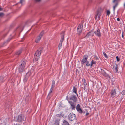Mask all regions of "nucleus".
Instances as JSON below:
<instances>
[{
	"label": "nucleus",
	"mask_w": 125,
	"mask_h": 125,
	"mask_svg": "<svg viewBox=\"0 0 125 125\" xmlns=\"http://www.w3.org/2000/svg\"><path fill=\"white\" fill-rule=\"evenodd\" d=\"M3 8L0 7V11H1L3 10Z\"/></svg>",
	"instance_id": "49"
},
{
	"label": "nucleus",
	"mask_w": 125,
	"mask_h": 125,
	"mask_svg": "<svg viewBox=\"0 0 125 125\" xmlns=\"http://www.w3.org/2000/svg\"><path fill=\"white\" fill-rule=\"evenodd\" d=\"M83 22L82 21L81 23L77 27V28L82 29L83 27Z\"/></svg>",
	"instance_id": "23"
},
{
	"label": "nucleus",
	"mask_w": 125,
	"mask_h": 125,
	"mask_svg": "<svg viewBox=\"0 0 125 125\" xmlns=\"http://www.w3.org/2000/svg\"><path fill=\"white\" fill-rule=\"evenodd\" d=\"M23 29H22V26H18L16 29L15 31L20 32V33L22 31Z\"/></svg>",
	"instance_id": "14"
},
{
	"label": "nucleus",
	"mask_w": 125,
	"mask_h": 125,
	"mask_svg": "<svg viewBox=\"0 0 125 125\" xmlns=\"http://www.w3.org/2000/svg\"><path fill=\"white\" fill-rule=\"evenodd\" d=\"M111 95L113 97H115L116 96V92L115 89H113L111 90Z\"/></svg>",
	"instance_id": "17"
},
{
	"label": "nucleus",
	"mask_w": 125,
	"mask_h": 125,
	"mask_svg": "<svg viewBox=\"0 0 125 125\" xmlns=\"http://www.w3.org/2000/svg\"><path fill=\"white\" fill-rule=\"evenodd\" d=\"M41 52H40L38 50L35 53L34 56V61H36L38 60L40 56Z\"/></svg>",
	"instance_id": "2"
},
{
	"label": "nucleus",
	"mask_w": 125,
	"mask_h": 125,
	"mask_svg": "<svg viewBox=\"0 0 125 125\" xmlns=\"http://www.w3.org/2000/svg\"><path fill=\"white\" fill-rule=\"evenodd\" d=\"M123 33H124V32H123V31L122 32V38H124V35H123Z\"/></svg>",
	"instance_id": "48"
},
{
	"label": "nucleus",
	"mask_w": 125,
	"mask_h": 125,
	"mask_svg": "<svg viewBox=\"0 0 125 125\" xmlns=\"http://www.w3.org/2000/svg\"><path fill=\"white\" fill-rule=\"evenodd\" d=\"M124 8H125V3L124 4Z\"/></svg>",
	"instance_id": "53"
},
{
	"label": "nucleus",
	"mask_w": 125,
	"mask_h": 125,
	"mask_svg": "<svg viewBox=\"0 0 125 125\" xmlns=\"http://www.w3.org/2000/svg\"><path fill=\"white\" fill-rule=\"evenodd\" d=\"M27 60L26 59L24 58L23 59L21 62V64L20 65L25 66Z\"/></svg>",
	"instance_id": "16"
},
{
	"label": "nucleus",
	"mask_w": 125,
	"mask_h": 125,
	"mask_svg": "<svg viewBox=\"0 0 125 125\" xmlns=\"http://www.w3.org/2000/svg\"><path fill=\"white\" fill-rule=\"evenodd\" d=\"M82 29L77 28V34L79 36L80 35V34L82 32Z\"/></svg>",
	"instance_id": "24"
},
{
	"label": "nucleus",
	"mask_w": 125,
	"mask_h": 125,
	"mask_svg": "<svg viewBox=\"0 0 125 125\" xmlns=\"http://www.w3.org/2000/svg\"><path fill=\"white\" fill-rule=\"evenodd\" d=\"M100 30L98 29L96 31L94 32L95 34L98 37L101 36V33L100 32Z\"/></svg>",
	"instance_id": "13"
},
{
	"label": "nucleus",
	"mask_w": 125,
	"mask_h": 125,
	"mask_svg": "<svg viewBox=\"0 0 125 125\" xmlns=\"http://www.w3.org/2000/svg\"><path fill=\"white\" fill-rule=\"evenodd\" d=\"M110 11L109 10H108L107 11L106 13L107 15L109 16V15L110 14Z\"/></svg>",
	"instance_id": "40"
},
{
	"label": "nucleus",
	"mask_w": 125,
	"mask_h": 125,
	"mask_svg": "<svg viewBox=\"0 0 125 125\" xmlns=\"http://www.w3.org/2000/svg\"><path fill=\"white\" fill-rule=\"evenodd\" d=\"M4 78L3 76H0V84L4 81Z\"/></svg>",
	"instance_id": "29"
},
{
	"label": "nucleus",
	"mask_w": 125,
	"mask_h": 125,
	"mask_svg": "<svg viewBox=\"0 0 125 125\" xmlns=\"http://www.w3.org/2000/svg\"><path fill=\"white\" fill-rule=\"evenodd\" d=\"M66 99L68 101V102L70 104L72 109H73L75 108V106L74 105V103L71 101H69V97L68 96H66Z\"/></svg>",
	"instance_id": "10"
},
{
	"label": "nucleus",
	"mask_w": 125,
	"mask_h": 125,
	"mask_svg": "<svg viewBox=\"0 0 125 125\" xmlns=\"http://www.w3.org/2000/svg\"><path fill=\"white\" fill-rule=\"evenodd\" d=\"M103 54L104 56L106 58H108V57L106 53L104 52H103Z\"/></svg>",
	"instance_id": "36"
},
{
	"label": "nucleus",
	"mask_w": 125,
	"mask_h": 125,
	"mask_svg": "<svg viewBox=\"0 0 125 125\" xmlns=\"http://www.w3.org/2000/svg\"><path fill=\"white\" fill-rule=\"evenodd\" d=\"M53 88H52L51 87V88L50 89L49 93L47 98V99L48 100H49V99L50 98V96H51V94L52 93V91L53 90Z\"/></svg>",
	"instance_id": "19"
},
{
	"label": "nucleus",
	"mask_w": 125,
	"mask_h": 125,
	"mask_svg": "<svg viewBox=\"0 0 125 125\" xmlns=\"http://www.w3.org/2000/svg\"><path fill=\"white\" fill-rule=\"evenodd\" d=\"M100 72L104 77L109 78H110V76L109 75L107 74L106 72L103 70L101 69L100 71Z\"/></svg>",
	"instance_id": "7"
},
{
	"label": "nucleus",
	"mask_w": 125,
	"mask_h": 125,
	"mask_svg": "<svg viewBox=\"0 0 125 125\" xmlns=\"http://www.w3.org/2000/svg\"><path fill=\"white\" fill-rule=\"evenodd\" d=\"M43 48L42 47H41L40 48L38 49V50L40 52H41L43 50Z\"/></svg>",
	"instance_id": "37"
},
{
	"label": "nucleus",
	"mask_w": 125,
	"mask_h": 125,
	"mask_svg": "<svg viewBox=\"0 0 125 125\" xmlns=\"http://www.w3.org/2000/svg\"><path fill=\"white\" fill-rule=\"evenodd\" d=\"M41 38L40 37H38V38L36 39L35 40V42L37 43L39 42L40 40L41 39Z\"/></svg>",
	"instance_id": "31"
},
{
	"label": "nucleus",
	"mask_w": 125,
	"mask_h": 125,
	"mask_svg": "<svg viewBox=\"0 0 125 125\" xmlns=\"http://www.w3.org/2000/svg\"><path fill=\"white\" fill-rule=\"evenodd\" d=\"M84 81L83 82V84L84 85L87 84L86 83V81L85 79H84Z\"/></svg>",
	"instance_id": "42"
},
{
	"label": "nucleus",
	"mask_w": 125,
	"mask_h": 125,
	"mask_svg": "<svg viewBox=\"0 0 125 125\" xmlns=\"http://www.w3.org/2000/svg\"><path fill=\"white\" fill-rule=\"evenodd\" d=\"M88 87V86L87 85V84L85 85H84V90H87V88Z\"/></svg>",
	"instance_id": "38"
},
{
	"label": "nucleus",
	"mask_w": 125,
	"mask_h": 125,
	"mask_svg": "<svg viewBox=\"0 0 125 125\" xmlns=\"http://www.w3.org/2000/svg\"><path fill=\"white\" fill-rule=\"evenodd\" d=\"M62 43V42H60L58 45V47L59 50H60L61 48Z\"/></svg>",
	"instance_id": "33"
},
{
	"label": "nucleus",
	"mask_w": 125,
	"mask_h": 125,
	"mask_svg": "<svg viewBox=\"0 0 125 125\" xmlns=\"http://www.w3.org/2000/svg\"><path fill=\"white\" fill-rule=\"evenodd\" d=\"M32 70L29 71L26 74V76H25L24 79H23V81L24 82H26L28 79V77L31 75V72Z\"/></svg>",
	"instance_id": "9"
},
{
	"label": "nucleus",
	"mask_w": 125,
	"mask_h": 125,
	"mask_svg": "<svg viewBox=\"0 0 125 125\" xmlns=\"http://www.w3.org/2000/svg\"><path fill=\"white\" fill-rule=\"evenodd\" d=\"M94 59L95 60H98L99 58L97 56H95L94 57Z\"/></svg>",
	"instance_id": "44"
},
{
	"label": "nucleus",
	"mask_w": 125,
	"mask_h": 125,
	"mask_svg": "<svg viewBox=\"0 0 125 125\" xmlns=\"http://www.w3.org/2000/svg\"><path fill=\"white\" fill-rule=\"evenodd\" d=\"M25 66L20 65L18 66V71L20 73H21L23 72L24 70V68Z\"/></svg>",
	"instance_id": "8"
},
{
	"label": "nucleus",
	"mask_w": 125,
	"mask_h": 125,
	"mask_svg": "<svg viewBox=\"0 0 125 125\" xmlns=\"http://www.w3.org/2000/svg\"><path fill=\"white\" fill-rule=\"evenodd\" d=\"M91 1H92V0H89V2H91Z\"/></svg>",
	"instance_id": "54"
},
{
	"label": "nucleus",
	"mask_w": 125,
	"mask_h": 125,
	"mask_svg": "<svg viewBox=\"0 0 125 125\" xmlns=\"http://www.w3.org/2000/svg\"><path fill=\"white\" fill-rule=\"evenodd\" d=\"M22 52V49L16 52L15 53V55L18 56H19Z\"/></svg>",
	"instance_id": "21"
},
{
	"label": "nucleus",
	"mask_w": 125,
	"mask_h": 125,
	"mask_svg": "<svg viewBox=\"0 0 125 125\" xmlns=\"http://www.w3.org/2000/svg\"><path fill=\"white\" fill-rule=\"evenodd\" d=\"M88 58V56L87 55H85L83 56V58L81 62L82 67H83L85 63L86 62Z\"/></svg>",
	"instance_id": "6"
},
{
	"label": "nucleus",
	"mask_w": 125,
	"mask_h": 125,
	"mask_svg": "<svg viewBox=\"0 0 125 125\" xmlns=\"http://www.w3.org/2000/svg\"><path fill=\"white\" fill-rule=\"evenodd\" d=\"M122 94L123 95H125V90H123L122 92Z\"/></svg>",
	"instance_id": "41"
},
{
	"label": "nucleus",
	"mask_w": 125,
	"mask_h": 125,
	"mask_svg": "<svg viewBox=\"0 0 125 125\" xmlns=\"http://www.w3.org/2000/svg\"><path fill=\"white\" fill-rule=\"evenodd\" d=\"M120 0H113V3H115V5L113 6V10L114 12L115 11V8L118 5Z\"/></svg>",
	"instance_id": "11"
},
{
	"label": "nucleus",
	"mask_w": 125,
	"mask_h": 125,
	"mask_svg": "<svg viewBox=\"0 0 125 125\" xmlns=\"http://www.w3.org/2000/svg\"><path fill=\"white\" fill-rule=\"evenodd\" d=\"M12 38V37L9 38L6 41H5L4 42L2 46H4L6 45L8 43V42H9Z\"/></svg>",
	"instance_id": "22"
},
{
	"label": "nucleus",
	"mask_w": 125,
	"mask_h": 125,
	"mask_svg": "<svg viewBox=\"0 0 125 125\" xmlns=\"http://www.w3.org/2000/svg\"><path fill=\"white\" fill-rule=\"evenodd\" d=\"M4 15V14L3 13H0V17H2Z\"/></svg>",
	"instance_id": "39"
},
{
	"label": "nucleus",
	"mask_w": 125,
	"mask_h": 125,
	"mask_svg": "<svg viewBox=\"0 0 125 125\" xmlns=\"http://www.w3.org/2000/svg\"><path fill=\"white\" fill-rule=\"evenodd\" d=\"M60 119H57L52 124V125H59Z\"/></svg>",
	"instance_id": "18"
},
{
	"label": "nucleus",
	"mask_w": 125,
	"mask_h": 125,
	"mask_svg": "<svg viewBox=\"0 0 125 125\" xmlns=\"http://www.w3.org/2000/svg\"><path fill=\"white\" fill-rule=\"evenodd\" d=\"M89 114V113H86V115L87 116Z\"/></svg>",
	"instance_id": "50"
},
{
	"label": "nucleus",
	"mask_w": 125,
	"mask_h": 125,
	"mask_svg": "<svg viewBox=\"0 0 125 125\" xmlns=\"http://www.w3.org/2000/svg\"><path fill=\"white\" fill-rule=\"evenodd\" d=\"M6 35H7V34L4 35V37H3V38H4V37H5L6 36Z\"/></svg>",
	"instance_id": "52"
},
{
	"label": "nucleus",
	"mask_w": 125,
	"mask_h": 125,
	"mask_svg": "<svg viewBox=\"0 0 125 125\" xmlns=\"http://www.w3.org/2000/svg\"><path fill=\"white\" fill-rule=\"evenodd\" d=\"M116 59L117 61V62H119V61L120 60V59L119 58V57H118V56H116Z\"/></svg>",
	"instance_id": "43"
},
{
	"label": "nucleus",
	"mask_w": 125,
	"mask_h": 125,
	"mask_svg": "<svg viewBox=\"0 0 125 125\" xmlns=\"http://www.w3.org/2000/svg\"><path fill=\"white\" fill-rule=\"evenodd\" d=\"M96 63V61H94L93 60H92L91 61V63L90 64V66H92L93 64H95Z\"/></svg>",
	"instance_id": "30"
},
{
	"label": "nucleus",
	"mask_w": 125,
	"mask_h": 125,
	"mask_svg": "<svg viewBox=\"0 0 125 125\" xmlns=\"http://www.w3.org/2000/svg\"><path fill=\"white\" fill-rule=\"evenodd\" d=\"M56 116H57V117H60L61 116L62 117L63 116V115L62 113H61L60 114H57L56 115Z\"/></svg>",
	"instance_id": "34"
},
{
	"label": "nucleus",
	"mask_w": 125,
	"mask_h": 125,
	"mask_svg": "<svg viewBox=\"0 0 125 125\" xmlns=\"http://www.w3.org/2000/svg\"><path fill=\"white\" fill-rule=\"evenodd\" d=\"M89 61H87H87L86 62V65L87 66H90V63H89Z\"/></svg>",
	"instance_id": "35"
},
{
	"label": "nucleus",
	"mask_w": 125,
	"mask_h": 125,
	"mask_svg": "<svg viewBox=\"0 0 125 125\" xmlns=\"http://www.w3.org/2000/svg\"><path fill=\"white\" fill-rule=\"evenodd\" d=\"M115 64H116V66H113V69H114V70H115V72H118V69H117L118 68H117V64H116V62Z\"/></svg>",
	"instance_id": "28"
},
{
	"label": "nucleus",
	"mask_w": 125,
	"mask_h": 125,
	"mask_svg": "<svg viewBox=\"0 0 125 125\" xmlns=\"http://www.w3.org/2000/svg\"><path fill=\"white\" fill-rule=\"evenodd\" d=\"M117 20L118 21H119L120 20V19L119 18H117Z\"/></svg>",
	"instance_id": "51"
},
{
	"label": "nucleus",
	"mask_w": 125,
	"mask_h": 125,
	"mask_svg": "<svg viewBox=\"0 0 125 125\" xmlns=\"http://www.w3.org/2000/svg\"><path fill=\"white\" fill-rule=\"evenodd\" d=\"M44 30L42 31L39 35L38 37H40V38H41V37L43 35L44 33Z\"/></svg>",
	"instance_id": "27"
},
{
	"label": "nucleus",
	"mask_w": 125,
	"mask_h": 125,
	"mask_svg": "<svg viewBox=\"0 0 125 125\" xmlns=\"http://www.w3.org/2000/svg\"><path fill=\"white\" fill-rule=\"evenodd\" d=\"M55 81L54 80H53L52 82V83L51 87L52 88H53L55 86Z\"/></svg>",
	"instance_id": "32"
},
{
	"label": "nucleus",
	"mask_w": 125,
	"mask_h": 125,
	"mask_svg": "<svg viewBox=\"0 0 125 125\" xmlns=\"http://www.w3.org/2000/svg\"><path fill=\"white\" fill-rule=\"evenodd\" d=\"M68 119L70 121H72L74 119L76 120V116L75 114L73 113H70L68 116Z\"/></svg>",
	"instance_id": "3"
},
{
	"label": "nucleus",
	"mask_w": 125,
	"mask_h": 125,
	"mask_svg": "<svg viewBox=\"0 0 125 125\" xmlns=\"http://www.w3.org/2000/svg\"><path fill=\"white\" fill-rule=\"evenodd\" d=\"M77 98L76 95L72 94L70 95V96L69 98V100H72L73 101V102L75 103H76L77 101Z\"/></svg>",
	"instance_id": "4"
},
{
	"label": "nucleus",
	"mask_w": 125,
	"mask_h": 125,
	"mask_svg": "<svg viewBox=\"0 0 125 125\" xmlns=\"http://www.w3.org/2000/svg\"><path fill=\"white\" fill-rule=\"evenodd\" d=\"M17 120L18 121L20 122H22L23 120V119L22 118L21 115H18Z\"/></svg>",
	"instance_id": "20"
},
{
	"label": "nucleus",
	"mask_w": 125,
	"mask_h": 125,
	"mask_svg": "<svg viewBox=\"0 0 125 125\" xmlns=\"http://www.w3.org/2000/svg\"><path fill=\"white\" fill-rule=\"evenodd\" d=\"M9 106V105L8 104H7L6 103L5 104V106L7 107Z\"/></svg>",
	"instance_id": "45"
},
{
	"label": "nucleus",
	"mask_w": 125,
	"mask_h": 125,
	"mask_svg": "<svg viewBox=\"0 0 125 125\" xmlns=\"http://www.w3.org/2000/svg\"><path fill=\"white\" fill-rule=\"evenodd\" d=\"M62 125H70L68 121L66 120H64Z\"/></svg>",
	"instance_id": "25"
},
{
	"label": "nucleus",
	"mask_w": 125,
	"mask_h": 125,
	"mask_svg": "<svg viewBox=\"0 0 125 125\" xmlns=\"http://www.w3.org/2000/svg\"><path fill=\"white\" fill-rule=\"evenodd\" d=\"M41 1V0H35V1L36 2H39L40 1Z\"/></svg>",
	"instance_id": "47"
},
{
	"label": "nucleus",
	"mask_w": 125,
	"mask_h": 125,
	"mask_svg": "<svg viewBox=\"0 0 125 125\" xmlns=\"http://www.w3.org/2000/svg\"><path fill=\"white\" fill-rule=\"evenodd\" d=\"M23 0H20V2H19V3H21V4H22Z\"/></svg>",
	"instance_id": "46"
},
{
	"label": "nucleus",
	"mask_w": 125,
	"mask_h": 125,
	"mask_svg": "<svg viewBox=\"0 0 125 125\" xmlns=\"http://www.w3.org/2000/svg\"><path fill=\"white\" fill-rule=\"evenodd\" d=\"M73 92L75 93L77 95V88L74 86L73 89Z\"/></svg>",
	"instance_id": "26"
},
{
	"label": "nucleus",
	"mask_w": 125,
	"mask_h": 125,
	"mask_svg": "<svg viewBox=\"0 0 125 125\" xmlns=\"http://www.w3.org/2000/svg\"><path fill=\"white\" fill-rule=\"evenodd\" d=\"M104 8L101 7H99L96 13L95 16V20H97V17L98 15V20L100 19V17L101 15V13L103 11Z\"/></svg>",
	"instance_id": "1"
},
{
	"label": "nucleus",
	"mask_w": 125,
	"mask_h": 125,
	"mask_svg": "<svg viewBox=\"0 0 125 125\" xmlns=\"http://www.w3.org/2000/svg\"><path fill=\"white\" fill-rule=\"evenodd\" d=\"M64 31H63L61 33V34H62V35L61 36V39L60 40V42H63L64 40Z\"/></svg>",
	"instance_id": "15"
},
{
	"label": "nucleus",
	"mask_w": 125,
	"mask_h": 125,
	"mask_svg": "<svg viewBox=\"0 0 125 125\" xmlns=\"http://www.w3.org/2000/svg\"><path fill=\"white\" fill-rule=\"evenodd\" d=\"M76 109L77 111L81 114H84L85 113V111H83L81 108L79 104H78L76 106Z\"/></svg>",
	"instance_id": "5"
},
{
	"label": "nucleus",
	"mask_w": 125,
	"mask_h": 125,
	"mask_svg": "<svg viewBox=\"0 0 125 125\" xmlns=\"http://www.w3.org/2000/svg\"><path fill=\"white\" fill-rule=\"evenodd\" d=\"M94 33L92 30L91 31L89 32H88L84 38L86 37H88L90 36L92 37L94 36Z\"/></svg>",
	"instance_id": "12"
}]
</instances>
